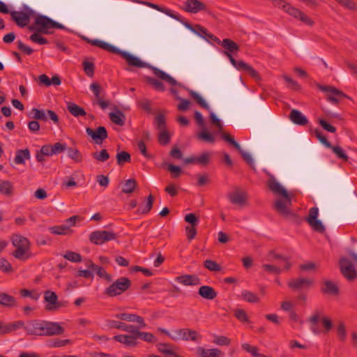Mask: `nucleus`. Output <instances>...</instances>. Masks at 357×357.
I'll use <instances>...</instances> for the list:
<instances>
[{"instance_id": "f257e3e1", "label": "nucleus", "mask_w": 357, "mask_h": 357, "mask_svg": "<svg viewBox=\"0 0 357 357\" xmlns=\"http://www.w3.org/2000/svg\"><path fill=\"white\" fill-rule=\"evenodd\" d=\"M24 330L28 335L45 336L61 335L65 331L63 327L57 322L38 319L28 321Z\"/></svg>"}, {"instance_id": "f03ea898", "label": "nucleus", "mask_w": 357, "mask_h": 357, "mask_svg": "<svg viewBox=\"0 0 357 357\" xmlns=\"http://www.w3.org/2000/svg\"><path fill=\"white\" fill-rule=\"evenodd\" d=\"M12 243L16 248L13 252V256L17 259L25 261L30 258V243L29 240L20 235L13 234L11 237Z\"/></svg>"}, {"instance_id": "7ed1b4c3", "label": "nucleus", "mask_w": 357, "mask_h": 357, "mask_svg": "<svg viewBox=\"0 0 357 357\" xmlns=\"http://www.w3.org/2000/svg\"><path fill=\"white\" fill-rule=\"evenodd\" d=\"M131 280L126 277H121L113 282L104 291L109 297H114L126 291L131 286Z\"/></svg>"}, {"instance_id": "20e7f679", "label": "nucleus", "mask_w": 357, "mask_h": 357, "mask_svg": "<svg viewBox=\"0 0 357 357\" xmlns=\"http://www.w3.org/2000/svg\"><path fill=\"white\" fill-rule=\"evenodd\" d=\"M34 15V10L28 6H24L22 10H11L10 15L11 20L20 27L26 26L31 17Z\"/></svg>"}, {"instance_id": "39448f33", "label": "nucleus", "mask_w": 357, "mask_h": 357, "mask_svg": "<svg viewBox=\"0 0 357 357\" xmlns=\"http://www.w3.org/2000/svg\"><path fill=\"white\" fill-rule=\"evenodd\" d=\"M170 338L174 341L185 340L199 342L202 336L196 331L190 328H181L172 331Z\"/></svg>"}, {"instance_id": "423d86ee", "label": "nucleus", "mask_w": 357, "mask_h": 357, "mask_svg": "<svg viewBox=\"0 0 357 357\" xmlns=\"http://www.w3.org/2000/svg\"><path fill=\"white\" fill-rule=\"evenodd\" d=\"M107 51L114 54L121 55L124 59L126 60L127 63L130 66H134L137 68H144L146 66V63L142 61L138 57L135 56L134 55L127 52L122 51L111 44L108 47Z\"/></svg>"}, {"instance_id": "0eeeda50", "label": "nucleus", "mask_w": 357, "mask_h": 357, "mask_svg": "<svg viewBox=\"0 0 357 357\" xmlns=\"http://www.w3.org/2000/svg\"><path fill=\"white\" fill-rule=\"evenodd\" d=\"M116 238V234L106 230L94 231L89 235V241L95 245H102Z\"/></svg>"}, {"instance_id": "6e6552de", "label": "nucleus", "mask_w": 357, "mask_h": 357, "mask_svg": "<svg viewBox=\"0 0 357 357\" xmlns=\"http://www.w3.org/2000/svg\"><path fill=\"white\" fill-rule=\"evenodd\" d=\"M319 89L322 91L330 93V94L327 96V100L336 105L339 103L340 98H349L344 92L331 86L319 85Z\"/></svg>"}, {"instance_id": "1a4fd4ad", "label": "nucleus", "mask_w": 357, "mask_h": 357, "mask_svg": "<svg viewBox=\"0 0 357 357\" xmlns=\"http://www.w3.org/2000/svg\"><path fill=\"white\" fill-rule=\"evenodd\" d=\"M319 209L317 207H312L309 211L308 216L306 218L310 226L319 233H323L325 231V227L321 221L318 220Z\"/></svg>"}, {"instance_id": "9d476101", "label": "nucleus", "mask_w": 357, "mask_h": 357, "mask_svg": "<svg viewBox=\"0 0 357 357\" xmlns=\"http://www.w3.org/2000/svg\"><path fill=\"white\" fill-rule=\"evenodd\" d=\"M90 89L95 96L97 104L102 109L107 108L109 105V101L104 100L105 92L100 85L98 82H93L90 85Z\"/></svg>"}, {"instance_id": "9b49d317", "label": "nucleus", "mask_w": 357, "mask_h": 357, "mask_svg": "<svg viewBox=\"0 0 357 357\" xmlns=\"http://www.w3.org/2000/svg\"><path fill=\"white\" fill-rule=\"evenodd\" d=\"M340 268L342 275L349 280H353L357 277V272L352 263L347 258L340 261Z\"/></svg>"}, {"instance_id": "f8f14e48", "label": "nucleus", "mask_w": 357, "mask_h": 357, "mask_svg": "<svg viewBox=\"0 0 357 357\" xmlns=\"http://www.w3.org/2000/svg\"><path fill=\"white\" fill-rule=\"evenodd\" d=\"M86 132L97 144H101L108 137L107 131L104 126H99L96 130L86 128Z\"/></svg>"}, {"instance_id": "ddd939ff", "label": "nucleus", "mask_w": 357, "mask_h": 357, "mask_svg": "<svg viewBox=\"0 0 357 357\" xmlns=\"http://www.w3.org/2000/svg\"><path fill=\"white\" fill-rule=\"evenodd\" d=\"M314 284L312 279L298 278L291 279L288 282V287L293 290H303L310 289Z\"/></svg>"}, {"instance_id": "4468645a", "label": "nucleus", "mask_w": 357, "mask_h": 357, "mask_svg": "<svg viewBox=\"0 0 357 357\" xmlns=\"http://www.w3.org/2000/svg\"><path fill=\"white\" fill-rule=\"evenodd\" d=\"M182 9L184 11L190 13H197L200 11H207L206 5L199 0L185 1Z\"/></svg>"}, {"instance_id": "2eb2a0df", "label": "nucleus", "mask_w": 357, "mask_h": 357, "mask_svg": "<svg viewBox=\"0 0 357 357\" xmlns=\"http://www.w3.org/2000/svg\"><path fill=\"white\" fill-rule=\"evenodd\" d=\"M52 20L45 15H39L35 20L37 32L47 34L48 29H52Z\"/></svg>"}, {"instance_id": "dca6fc26", "label": "nucleus", "mask_w": 357, "mask_h": 357, "mask_svg": "<svg viewBox=\"0 0 357 357\" xmlns=\"http://www.w3.org/2000/svg\"><path fill=\"white\" fill-rule=\"evenodd\" d=\"M115 317L123 321L137 323L140 328H144L147 326L145 323L144 319L135 314L119 313L115 314Z\"/></svg>"}, {"instance_id": "f3484780", "label": "nucleus", "mask_w": 357, "mask_h": 357, "mask_svg": "<svg viewBox=\"0 0 357 357\" xmlns=\"http://www.w3.org/2000/svg\"><path fill=\"white\" fill-rule=\"evenodd\" d=\"M107 326L109 328H116L128 332L131 334H134L135 330L137 328V326L134 325H129L124 322L115 320H107Z\"/></svg>"}, {"instance_id": "a211bd4d", "label": "nucleus", "mask_w": 357, "mask_h": 357, "mask_svg": "<svg viewBox=\"0 0 357 357\" xmlns=\"http://www.w3.org/2000/svg\"><path fill=\"white\" fill-rule=\"evenodd\" d=\"M175 281L185 286H197L201 284V280L195 275H182L175 278Z\"/></svg>"}, {"instance_id": "6ab92c4d", "label": "nucleus", "mask_w": 357, "mask_h": 357, "mask_svg": "<svg viewBox=\"0 0 357 357\" xmlns=\"http://www.w3.org/2000/svg\"><path fill=\"white\" fill-rule=\"evenodd\" d=\"M44 299L49 303V305L45 307L47 310H53L59 306L57 303V295L51 290H47L44 292Z\"/></svg>"}, {"instance_id": "aec40b11", "label": "nucleus", "mask_w": 357, "mask_h": 357, "mask_svg": "<svg viewBox=\"0 0 357 357\" xmlns=\"http://www.w3.org/2000/svg\"><path fill=\"white\" fill-rule=\"evenodd\" d=\"M114 340L125 344L127 347H135L137 345L138 342L136 340L135 334L131 335H117L114 336Z\"/></svg>"}, {"instance_id": "412c9836", "label": "nucleus", "mask_w": 357, "mask_h": 357, "mask_svg": "<svg viewBox=\"0 0 357 357\" xmlns=\"http://www.w3.org/2000/svg\"><path fill=\"white\" fill-rule=\"evenodd\" d=\"M230 202L232 204L243 206L248 199L247 193L244 191L236 190L228 195Z\"/></svg>"}, {"instance_id": "4be33fe9", "label": "nucleus", "mask_w": 357, "mask_h": 357, "mask_svg": "<svg viewBox=\"0 0 357 357\" xmlns=\"http://www.w3.org/2000/svg\"><path fill=\"white\" fill-rule=\"evenodd\" d=\"M321 291L324 294L337 295L339 287L333 282L325 280L321 285Z\"/></svg>"}, {"instance_id": "5701e85b", "label": "nucleus", "mask_w": 357, "mask_h": 357, "mask_svg": "<svg viewBox=\"0 0 357 357\" xmlns=\"http://www.w3.org/2000/svg\"><path fill=\"white\" fill-rule=\"evenodd\" d=\"M199 295L206 300H213L218 296V293L211 286H201L198 290Z\"/></svg>"}, {"instance_id": "b1692460", "label": "nucleus", "mask_w": 357, "mask_h": 357, "mask_svg": "<svg viewBox=\"0 0 357 357\" xmlns=\"http://www.w3.org/2000/svg\"><path fill=\"white\" fill-rule=\"evenodd\" d=\"M289 119L294 123L299 126H305L308 123L306 116L297 109H292L291 111Z\"/></svg>"}, {"instance_id": "393cba45", "label": "nucleus", "mask_w": 357, "mask_h": 357, "mask_svg": "<svg viewBox=\"0 0 357 357\" xmlns=\"http://www.w3.org/2000/svg\"><path fill=\"white\" fill-rule=\"evenodd\" d=\"M197 351L199 357H221L222 356V351L217 348L205 349L199 347Z\"/></svg>"}, {"instance_id": "a878e982", "label": "nucleus", "mask_w": 357, "mask_h": 357, "mask_svg": "<svg viewBox=\"0 0 357 357\" xmlns=\"http://www.w3.org/2000/svg\"><path fill=\"white\" fill-rule=\"evenodd\" d=\"M0 305L9 308L17 306L15 297L5 292L0 293Z\"/></svg>"}, {"instance_id": "bb28decb", "label": "nucleus", "mask_w": 357, "mask_h": 357, "mask_svg": "<svg viewBox=\"0 0 357 357\" xmlns=\"http://www.w3.org/2000/svg\"><path fill=\"white\" fill-rule=\"evenodd\" d=\"M134 334L136 336V340L140 338L148 343H155L158 341V339L153 333L140 331L139 327L136 328Z\"/></svg>"}, {"instance_id": "cd10ccee", "label": "nucleus", "mask_w": 357, "mask_h": 357, "mask_svg": "<svg viewBox=\"0 0 357 357\" xmlns=\"http://www.w3.org/2000/svg\"><path fill=\"white\" fill-rule=\"evenodd\" d=\"M14 188L11 182L6 180H0V193L7 197L13 195Z\"/></svg>"}, {"instance_id": "c85d7f7f", "label": "nucleus", "mask_w": 357, "mask_h": 357, "mask_svg": "<svg viewBox=\"0 0 357 357\" xmlns=\"http://www.w3.org/2000/svg\"><path fill=\"white\" fill-rule=\"evenodd\" d=\"M30 151L28 149L17 150L14 162L16 164H24L25 160L30 159Z\"/></svg>"}, {"instance_id": "c756f323", "label": "nucleus", "mask_w": 357, "mask_h": 357, "mask_svg": "<svg viewBox=\"0 0 357 357\" xmlns=\"http://www.w3.org/2000/svg\"><path fill=\"white\" fill-rule=\"evenodd\" d=\"M109 116L110 120L114 124L120 126H123L125 124L126 116L121 111L117 110L115 112H111Z\"/></svg>"}, {"instance_id": "7c9ffc66", "label": "nucleus", "mask_w": 357, "mask_h": 357, "mask_svg": "<svg viewBox=\"0 0 357 357\" xmlns=\"http://www.w3.org/2000/svg\"><path fill=\"white\" fill-rule=\"evenodd\" d=\"M271 190L279 195H281L285 199H288V202L290 204V197L287 191L280 185V183L274 181L270 184Z\"/></svg>"}, {"instance_id": "2f4dec72", "label": "nucleus", "mask_w": 357, "mask_h": 357, "mask_svg": "<svg viewBox=\"0 0 357 357\" xmlns=\"http://www.w3.org/2000/svg\"><path fill=\"white\" fill-rule=\"evenodd\" d=\"M288 205H291V203L288 202V199H286V201L278 199L275 202V208L282 215H288L289 214Z\"/></svg>"}, {"instance_id": "473e14b6", "label": "nucleus", "mask_w": 357, "mask_h": 357, "mask_svg": "<svg viewBox=\"0 0 357 357\" xmlns=\"http://www.w3.org/2000/svg\"><path fill=\"white\" fill-rule=\"evenodd\" d=\"M67 108L69 112L76 117L79 116H84L86 114V112L82 107L73 102L68 103Z\"/></svg>"}, {"instance_id": "72a5a7b5", "label": "nucleus", "mask_w": 357, "mask_h": 357, "mask_svg": "<svg viewBox=\"0 0 357 357\" xmlns=\"http://www.w3.org/2000/svg\"><path fill=\"white\" fill-rule=\"evenodd\" d=\"M146 202L144 205L142 204L137 209L139 214H147L152 208L154 197L152 195H149L146 198Z\"/></svg>"}, {"instance_id": "f704fd0d", "label": "nucleus", "mask_w": 357, "mask_h": 357, "mask_svg": "<svg viewBox=\"0 0 357 357\" xmlns=\"http://www.w3.org/2000/svg\"><path fill=\"white\" fill-rule=\"evenodd\" d=\"M225 54L229 58L230 62L231 64L238 70L241 71H245V69L248 68V64L245 63L244 61L240 60L236 61L231 54V53L227 52V51L225 52Z\"/></svg>"}, {"instance_id": "c9c22d12", "label": "nucleus", "mask_w": 357, "mask_h": 357, "mask_svg": "<svg viewBox=\"0 0 357 357\" xmlns=\"http://www.w3.org/2000/svg\"><path fill=\"white\" fill-rule=\"evenodd\" d=\"M241 297L244 301L251 303H257L259 301V298L257 294L248 290H243L241 292Z\"/></svg>"}, {"instance_id": "e433bc0d", "label": "nucleus", "mask_w": 357, "mask_h": 357, "mask_svg": "<svg viewBox=\"0 0 357 357\" xmlns=\"http://www.w3.org/2000/svg\"><path fill=\"white\" fill-rule=\"evenodd\" d=\"M154 125L155 128L160 130L167 129L166 117L163 114H158L154 119Z\"/></svg>"}, {"instance_id": "4c0bfd02", "label": "nucleus", "mask_w": 357, "mask_h": 357, "mask_svg": "<svg viewBox=\"0 0 357 357\" xmlns=\"http://www.w3.org/2000/svg\"><path fill=\"white\" fill-rule=\"evenodd\" d=\"M221 45L226 49L229 53L238 51L239 50V47L237 43L229 38L224 39L221 43Z\"/></svg>"}, {"instance_id": "58836bf2", "label": "nucleus", "mask_w": 357, "mask_h": 357, "mask_svg": "<svg viewBox=\"0 0 357 357\" xmlns=\"http://www.w3.org/2000/svg\"><path fill=\"white\" fill-rule=\"evenodd\" d=\"M137 185V181L135 178H129L126 181L122 188V192L126 194L132 193Z\"/></svg>"}, {"instance_id": "ea45409f", "label": "nucleus", "mask_w": 357, "mask_h": 357, "mask_svg": "<svg viewBox=\"0 0 357 357\" xmlns=\"http://www.w3.org/2000/svg\"><path fill=\"white\" fill-rule=\"evenodd\" d=\"M52 234L57 235H66L68 234L71 230L69 226L67 225H57L50 228Z\"/></svg>"}, {"instance_id": "a19ab883", "label": "nucleus", "mask_w": 357, "mask_h": 357, "mask_svg": "<svg viewBox=\"0 0 357 357\" xmlns=\"http://www.w3.org/2000/svg\"><path fill=\"white\" fill-rule=\"evenodd\" d=\"M203 265L204 268L212 272H218L222 270L221 266L212 259H206Z\"/></svg>"}, {"instance_id": "79ce46f5", "label": "nucleus", "mask_w": 357, "mask_h": 357, "mask_svg": "<svg viewBox=\"0 0 357 357\" xmlns=\"http://www.w3.org/2000/svg\"><path fill=\"white\" fill-rule=\"evenodd\" d=\"M116 160L119 165H123L126 162H130L131 156L129 153L122 151L116 154Z\"/></svg>"}, {"instance_id": "37998d69", "label": "nucleus", "mask_w": 357, "mask_h": 357, "mask_svg": "<svg viewBox=\"0 0 357 357\" xmlns=\"http://www.w3.org/2000/svg\"><path fill=\"white\" fill-rule=\"evenodd\" d=\"M146 5H148L149 6L151 7V8H153L159 11H162V12H164L165 13H166L167 15L170 16L171 17L178 20V21H181L182 22L181 20V17L178 15H176V14H174L173 13V12L170 10H163L162 8H161L159 6L156 5V4H154V3H146Z\"/></svg>"}, {"instance_id": "c03bdc74", "label": "nucleus", "mask_w": 357, "mask_h": 357, "mask_svg": "<svg viewBox=\"0 0 357 357\" xmlns=\"http://www.w3.org/2000/svg\"><path fill=\"white\" fill-rule=\"evenodd\" d=\"M171 136L167 130H160L158 135V142L162 146H166L170 142Z\"/></svg>"}, {"instance_id": "a18cd8bd", "label": "nucleus", "mask_w": 357, "mask_h": 357, "mask_svg": "<svg viewBox=\"0 0 357 357\" xmlns=\"http://www.w3.org/2000/svg\"><path fill=\"white\" fill-rule=\"evenodd\" d=\"M67 151L68 157L72 160L77 162H79L82 160V155L77 149L69 147L67 149Z\"/></svg>"}, {"instance_id": "49530a36", "label": "nucleus", "mask_w": 357, "mask_h": 357, "mask_svg": "<svg viewBox=\"0 0 357 357\" xmlns=\"http://www.w3.org/2000/svg\"><path fill=\"white\" fill-rule=\"evenodd\" d=\"M92 157L100 162H105L109 158V154L106 149H102L100 152H93Z\"/></svg>"}, {"instance_id": "de8ad7c7", "label": "nucleus", "mask_w": 357, "mask_h": 357, "mask_svg": "<svg viewBox=\"0 0 357 357\" xmlns=\"http://www.w3.org/2000/svg\"><path fill=\"white\" fill-rule=\"evenodd\" d=\"M63 257L72 262H80L82 261V256L80 254L73 252V251H67L64 255Z\"/></svg>"}, {"instance_id": "09e8293b", "label": "nucleus", "mask_w": 357, "mask_h": 357, "mask_svg": "<svg viewBox=\"0 0 357 357\" xmlns=\"http://www.w3.org/2000/svg\"><path fill=\"white\" fill-rule=\"evenodd\" d=\"M101 278L105 279L107 282H110L112 281V277L103 268L97 265L93 271Z\"/></svg>"}, {"instance_id": "8fccbe9b", "label": "nucleus", "mask_w": 357, "mask_h": 357, "mask_svg": "<svg viewBox=\"0 0 357 357\" xmlns=\"http://www.w3.org/2000/svg\"><path fill=\"white\" fill-rule=\"evenodd\" d=\"M190 95L194 100H195L197 102V103L202 107H203L206 109H209V107H208V104L206 102L204 99L199 94H198L197 92L191 90V91H190Z\"/></svg>"}, {"instance_id": "3c124183", "label": "nucleus", "mask_w": 357, "mask_h": 357, "mask_svg": "<svg viewBox=\"0 0 357 357\" xmlns=\"http://www.w3.org/2000/svg\"><path fill=\"white\" fill-rule=\"evenodd\" d=\"M31 114H33V119L36 120L40 121H47V116L44 110H40L37 108H33L31 111Z\"/></svg>"}, {"instance_id": "603ef678", "label": "nucleus", "mask_w": 357, "mask_h": 357, "mask_svg": "<svg viewBox=\"0 0 357 357\" xmlns=\"http://www.w3.org/2000/svg\"><path fill=\"white\" fill-rule=\"evenodd\" d=\"M213 343L220 346H228L231 343V340L226 336L223 335H214Z\"/></svg>"}, {"instance_id": "864d4df0", "label": "nucleus", "mask_w": 357, "mask_h": 357, "mask_svg": "<svg viewBox=\"0 0 357 357\" xmlns=\"http://www.w3.org/2000/svg\"><path fill=\"white\" fill-rule=\"evenodd\" d=\"M158 350L167 356L168 354H173V350L172 349V345L167 343H159L157 344Z\"/></svg>"}, {"instance_id": "5fc2aeb1", "label": "nucleus", "mask_w": 357, "mask_h": 357, "mask_svg": "<svg viewBox=\"0 0 357 357\" xmlns=\"http://www.w3.org/2000/svg\"><path fill=\"white\" fill-rule=\"evenodd\" d=\"M24 323L22 321H17L9 324H6V332L9 333L22 327L24 328Z\"/></svg>"}, {"instance_id": "6e6d98bb", "label": "nucleus", "mask_w": 357, "mask_h": 357, "mask_svg": "<svg viewBox=\"0 0 357 357\" xmlns=\"http://www.w3.org/2000/svg\"><path fill=\"white\" fill-rule=\"evenodd\" d=\"M222 139L233 146L236 150H239L241 145L234 139V137L227 132L222 133Z\"/></svg>"}, {"instance_id": "4d7b16f0", "label": "nucleus", "mask_w": 357, "mask_h": 357, "mask_svg": "<svg viewBox=\"0 0 357 357\" xmlns=\"http://www.w3.org/2000/svg\"><path fill=\"white\" fill-rule=\"evenodd\" d=\"M328 148L333 150V153L337 156L338 158H340L344 161L348 160L347 155L343 151L342 149L340 146L332 145V147Z\"/></svg>"}, {"instance_id": "13d9d810", "label": "nucleus", "mask_w": 357, "mask_h": 357, "mask_svg": "<svg viewBox=\"0 0 357 357\" xmlns=\"http://www.w3.org/2000/svg\"><path fill=\"white\" fill-rule=\"evenodd\" d=\"M71 341L68 339L61 340V339H55L52 340L50 342L49 346L50 347H64L67 344H70Z\"/></svg>"}, {"instance_id": "bf43d9fd", "label": "nucleus", "mask_w": 357, "mask_h": 357, "mask_svg": "<svg viewBox=\"0 0 357 357\" xmlns=\"http://www.w3.org/2000/svg\"><path fill=\"white\" fill-rule=\"evenodd\" d=\"M167 170L171 173L172 178H178L182 173L181 167L172 164L167 166Z\"/></svg>"}, {"instance_id": "052dcab7", "label": "nucleus", "mask_w": 357, "mask_h": 357, "mask_svg": "<svg viewBox=\"0 0 357 357\" xmlns=\"http://www.w3.org/2000/svg\"><path fill=\"white\" fill-rule=\"evenodd\" d=\"M197 226L187 225L185 227V233L188 241L194 239L197 235Z\"/></svg>"}, {"instance_id": "680f3d73", "label": "nucleus", "mask_w": 357, "mask_h": 357, "mask_svg": "<svg viewBox=\"0 0 357 357\" xmlns=\"http://www.w3.org/2000/svg\"><path fill=\"white\" fill-rule=\"evenodd\" d=\"M210 154L208 153H203L199 157H197L196 160L197 163L202 165V166H206L208 165L210 162Z\"/></svg>"}, {"instance_id": "e2e57ef3", "label": "nucleus", "mask_w": 357, "mask_h": 357, "mask_svg": "<svg viewBox=\"0 0 357 357\" xmlns=\"http://www.w3.org/2000/svg\"><path fill=\"white\" fill-rule=\"evenodd\" d=\"M30 40L33 43H37L40 45H45L48 43V40L42 37L38 32L34 33L30 36Z\"/></svg>"}, {"instance_id": "0e129e2a", "label": "nucleus", "mask_w": 357, "mask_h": 357, "mask_svg": "<svg viewBox=\"0 0 357 357\" xmlns=\"http://www.w3.org/2000/svg\"><path fill=\"white\" fill-rule=\"evenodd\" d=\"M314 133H315V135L317 137V138L319 140V142L323 144L326 147L328 148V147H332V144L330 142L328 141V139H326V137L323 135V134L321 133V132L320 130H319L318 129H316L314 130Z\"/></svg>"}, {"instance_id": "69168bd1", "label": "nucleus", "mask_w": 357, "mask_h": 357, "mask_svg": "<svg viewBox=\"0 0 357 357\" xmlns=\"http://www.w3.org/2000/svg\"><path fill=\"white\" fill-rule=\"evenodd\" d=\"M83 67H84V70L86 73V74L91 77L93 76L94 75V69H95V66H94V64L91 62H89V61H84L83 62Z\"/></svg>"}, {"instance_id": "338daca9", "label": "nucleus", "mask_w": 357, "mask_h": 357, "mask_svg": "<svg viewBox=\"0 0 357 357\" xmlns=\"http://www.w3.org/2000/svg\"><path fill=\"white\" fill-rule=\"evenodd\" d=\"M283 78L286 81V82L287 83L288 87L290 88L291 89L294 90V91H298L301 89V86L298 84V82L294 81V79H292L289 76L284 75Z\"/></svg>"}, {"instance_id": "774afa93", "label": "nucleus", "mask_w": 357, "mask_h": 357, "mask_svg": "<svg viewBox=\"0 0 357 357\" xmlns=\"http://www.w3.org/2000/svg\"><path fill=\"white\" fill-rule=\"evenodd\" d=\"M235 317L242 322L248 321V317L245 311L243 309H236L234 310Z\"/></svg>"}]
</instances>
